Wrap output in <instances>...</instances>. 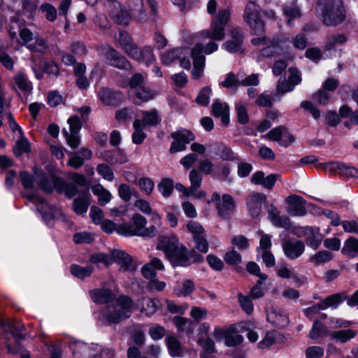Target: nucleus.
<instances>
[{
  "mask_svg": "<svg viewBox=\"0 0 358 358\" xmlns=\"http://www.w3.org/2000/svg\"><path fill=\"white\" fill-rule=\"evenodd\" d=\"M287 210L292 216H303L306 213L303 203H287Z\"/></svg>",
  "mask_w": 358,
  "mask_h": 358,
  "instance_id": "46",
  "label": "nucleus"
},
{
  "mask_svg": "<svg viewBox=\"0 0 358 358\" xmlns=\"http://www.w3.org/2000/svg\"><path fill=\"white\" fill-rule=\"evenodd\" d=\"M194 289V283L191 280H185L181 285L176 286L173 292L178 296H187Z\"/></svg>",
  "mask_w": 358,
  "mask_h": 358,
  "instance_id": "40",
  "label": "nucleus"
},
{
  "mask_svg": "<svg viewBox=\"0 0 358 358\" xmlns=\"http://www.w3.org/2000/svg\"><path fill=\"white\" fill-rule=\"evenodd\" d=\"M121 155L120 150H106L102 154V157L104 161L110 164H115L117 162L123 163L124 161L118 159V156Z\"/></svg>",
  "mask_w": 358,
  "mask_h": 358,
  "instance_id": "58",
  "label": "nucleus"
},
{
  "mask_svg": "<svg viewBox=\"0 0 358 358\" xmlns=\"http://www.w3.org/2000/svg\"><path fill=\"white\" fill-rule=\"evenodd\" d=\"M157 249L162 251L173 266H188L201 261L202 257L194 251L189 252L175 235L162 236L158 239Z\"/></svg>",
  "mask_w": 358,
  "mask_h": 358,
  "instance_id": "1",
  "label": "nucleus"
},
{
  "mask_svg": "<svg viewBox=\"0 0 358 358\" xmlns=\"http://www.w3.org/2000/svg\"><path fill=\"white\" fill-rule=\"evenodd\" d=\"M282 246L285 256L290 259L299 258L305 250L304 243L295 238H289L285 241Z\"/></svg>",
  "mask_w": 358,
  "mask_h": 358,
  "instance_id": "13",
  "label": "nucleus"
},
{
  "mask_svg": "<svg viewBox=\"0 0 358 358\" xmlns=\"http://www.w3.org/2000/svg\"><path fill=\"white\" fill-rule=\"evenodd\" d=\"M173 321L178 332H185L188 336L193 334L194 326L193 322L189 319L176 316L173 318Z\"/></svg>",
  "mask_w": 358,
  "mask_h": 358,
  "instance_id": "27",
  "label": "nucleus"
},
{
  "mask_svg": "<svg viewBox=\"0 0 358 358\" xmlns=\"http://www.w3.org/2000/svg\"><path fill=\"white\" fill-rule=\"evenodd\" d=\"M35 41L29 43L27 48L34 52H43L47 49L46 42L44 39L40 37H35Z\"/></svg>",
  "mask_w": 358,
  "mask_h": 358,
  "instance_id": "59",
  "label": "nucleus"
},
{
  "mask_svg": "<svg viewBox=\"0 0 358 358\" xmlns=\"http://www.w3.org/2000/svg\"><path fill=\"white\" fill-rule=\"evenodd\" d=\"M34 172L36 180L40 187L45 193H52L54 189L56 190V183L55 180L60 178L59 177L48 175L44 171L37 168H34Z\"/></svg>",
  "mask_w": 358,
  "mask_h": 358,
  "instance_id": "14",
  "label": "nucleus"
},
{
  "mask_svg": "<svg viewBox=\"0 0 358 358\" xmlns=\"http://www.w3.org/2000/svg\"><path fill=\"white\" fill-rule=\"evenodd\" d=\"M284 15L287 18V24H291V20L301 15L299 8L296 5L285 6L283 8Z\"/></svg>",
  "mask_w": 358,
  "mask_h": 358,
  "instance_id": "55",
  "label": "nucleus"
},
{
  "mask_svg": "<svg viewBox=\"0 0 358 358\" xmlns=\"http://www.w3.org/2000/svg\"><path fill=\"white\" fill-rule=\"evenodd\" d=\"M333 258V255L331 252L327 250L319 251L315 255L310 257V262L315 265H319L329 262Z\"/></svg>",
  "mask_w": 358,
  "mask_h": 358,
  "instance_id": "42",
  "label": "nucleus"
},
{
  "mask_svg": "<svg viewBox=\"0 0 358 358\" xmlns=\"http://www.w3.org/2000/svg\"><path fill=\"white\" fill-rule=\"evenodd\" d=\"M134 305L131 299L127 296H119L114 305H108L102 310L99 318L108 324H117L131 317Z\"/></svg>",
  "mask_w": 358,
  "mask_h": 358,
  "instance_id": "3",
  "label": "nucleus"
},
{
  "mask_svg": "<svg viewBox=\"0 0 358 358\" xmlns=\"http://www.w3.org/2000/svg\"><path fill=\"white\" fill-rule=\"evenodd\" d=\"M106 63L121 70H131V63L125 57L113 48H108L105 52Z\"/></svg>",
  "mask_w": 358,
  "mask_h": 358,
  "instance_id": "10",
  "label": "nucleus"
},
{
  "mask_svg": "<svg viewBox=\"0 0 358 358\" xmlns=\"http://www.w3.org/2000/svg\"><path fill=\"white\" fill-rule=\"evenodd\" d=\"M131 95L132 96L133 103L136 105H141L153 98V93L149 87L145 85L131 92Z\"/></svg>",
  "mask_w": 358,
  "mask_h": 358,
  "instance_id": "24",
  "label": "nucleus"
},
{
  "mask_svg": "<svg viewBox=\"0 0 358 358\" xmlns=\"http://www.w3.org/2000/svg\"><path fill=\"white\" fill-rule=\"evenodd\" d=\"M326 169L328 170L330 173L341 177L358 178L357 169L347 166L341 162H334L328 163L326 165Z\"/></svg>",
  "mask_w": 358,
  "mask_h": 358,
  "instance_id": "15",
  "label": "nucleus"
},
{
  "mask_svg": "<svg viewBox=\"0 0 358 358\" xmlns=\"http://www.w3.org/2000/svg\"><path fill=\"white\" fill-rule=\"evenodd\" d=\"M233 245L240 250L247 249L250 245L249 240L243 235L234 236L231 240Z\"/></svg>",
  "mask_w": 358,
  "mask_h": 358,
  "instance_id": "61",
  "label": "nucleus"
},
{
  "mask_svg": "<svg viewBox=\"0 0 358 358\" xmlns=\"http://www.w3.org/2000/svg\"><path fill=\"white\" fill-rule=\"evenodd\" d=\"M231 39L227 41L222 45L229 52H236L241 49L243 36L241 30L234 28L231 31Z\"/></svg>",
  "mask_w": 358,
  "mask_h": 358,
  "instance_id": "20",
  "label": "nucleus"
},
{
  "mask_svg": "<svg viewBox=\"0 0 358 358\" xmlns=\"http://www.w3.org/2000/svg\"><path fill=\"white\" fill-rule=\"evenodd\" d=\"M212 90L209 87L202 88L196 98V102L202 106H207L210 102Z\"/></svg>",
  "mask_w": 358,
  "mask_h": 358,
  "instance_id": "48",
  "label": "nucleus"
},
{
  "mask_svg": "<svg viewBox=\"0 0 358 358\" xmlns=\"http://www.w3.org/2000/svg\"><path fill=\"white\" fill-rule=\"evenodd\" d=\"M238 121L241 124H245L249 121V117L246 107L241 103H237L235 106Z\"/></svg>",
  "mask_w": 358,
  "mask_h": 358,
  "instance_id": "51",
  "label": "nucleus"
},
{
  "mask_svg": "<svg viewBox=\"0 0 358 358\" xmlns=\"http://www.w3.org/2000/svg\"><path fill=\"white\" fill-rule=\"evenodd\" d=\"M267 320L273 326L279 328L286 327L289 324L287 312L280 308H274L267 314Z\"/></svg>",
  "mask_w": 358,
  "mask_h": 358,
  "instance_id": "21",
  "label": "nucleus"
},
{
  "mask_svg": "<svg viewBox=\"0 0 358 358\" xmlns=\"http://www.w3.org/2000/svg\"><path fill=\"white\" fill-rule=\"evenodd\" d=\"M212 115L216 118H220L222 123L227 126L229 123V107L228 104L216 99L212 104Z\"/></svg>",
  "mask_w": 358,
  "mask_h": 358,
  "instance_id": "19",
  "label": "nucleus"
},
{
  "mask_svg": "<svg viewBox=\"0 0 358 358\" xmlns=\"http://www.w3.org/2000/svg\"><path fill=\"white\" fill-rule=\"evenodd\" d=\"M267 208L268 218L275 226L284 229L290 227L289 219L286 216H280V212L273 203L268 205Z\"/></svg>",
  "mask_w": 358,
  "mask_h": 358,
  "instance_id": "22",
  "label": "nucleus"
},
{
  "mask_svg": "<svg viewBox=\"0 0 358 358\" xmlns=\"http://www.w3.org/2000/svg\"><path fill=\"white\" fill-rule=\"evenodd\" d=\"M265 280H259L257 284L250 289V296L254 299L262 298L264 295L266 286L264 284Z\"/></svg>",
  "mask_w": 358,
  "mask_h": 358,
  "instance_id": "53",
  "label": "nucleus"
},
{
  "mask_svg": "<svg viewBox=\"0 0 358 358\" xmlns=\"http://www.w3.org/2000/svg\"><path fill=\"white\" fill-rule=\"evenodd\" d=\"M90 261L92 264L103 263L106 266L114 262L120 264V268L124 271H134L137 266L132 262L131 257L122 250H115L110 254L97 253L91 255Z\"/></svg>",
  "mask_w": 358,
  "mask_h": 358,
  "instance_id": "5",
  "label": "nucleus"
},
{
  "mask_svg": "<svg viewBox=\"0 0 358 358\" xmlns=\"http://www.w3.org/2000/svg\"><path fill=\"white\" fill-rule=\"evenodd\" d=\"M345 300V295L341 293L334 294L327 296L324 300L321 301L320 303L324 308H336L340 303Z\"/></svg>",
  "mask_w": 358,
  "mask_h": 358,
  "instance_id": "37",
  "label": "nucleus"
},
{
  "mask_svg": "<svg viewBox=\"0 0 358 358\" xmlns=\"http://www.w3.org/2000/svg\"><path fill=\"white\" fill-rule=\"evenodd\" d=\"M134 131L132 134V142L136 145H141L143 143L146 138V134L143 131L144 127L141 124V120L136 119L133 123Z\"/></svg>",
  "mask_w": 358,
  "mask_h": 358,
  "instance_id": "35",
  "label": "nucleus"
},
{
  "mask_svg": "<svg viewBox=\"0 0 358 358\" xmlns=\"http://www.w3.org/2000/svg\"><path fill=\"white\" fill-rule=\"evenodd\" d=\"M166 334V329L164 327L159 324H154L149 329V334L152 339L155 341L162 339Z\"/></svg>",
  "mask_w": 358,
  "mask_h": 358,
  "instance_id": "64",
  "label": "nucleus"
},
{
  "mask_svg": "<svg viewBox=\"0 0 358 358\" xmlns=\"http://www.w3.org/2000/svg\"><path fill=\"white\" fill-rule=\"evenodd\" d=\"M293 90V86L291 85L290 83L286 80L285 77L280 78L276 86V92L278 94L282 96L285 93L292 92Z\"/></svg>",
  "mask_w": 358,
  "mask_h": 358,
  "instance_id": "52",
  "label": "nucleus"
},
{
  "mask_svg": "<svg viewBox=\"0 0 358 358\" xmlns=\"http://www.w3.org/2000/svg\"><path fill=\"white\" fill-rule=\"evenodd\" d=\"M73 241L77 244H89L94 241V236L87 231L76 233L73 236Z\"/></svg>",
  "mask_w": 358,
  "mask_h": 358,
  "instance_id": "56",
  "label": "nucleus"
},
{
  "mask_svg": "<svg viewBox=\"0 0 358 358\" xmlns=\"http://www.w3.org/2000/svg\"><path fill=\"white\" fill-rule=\"evenodd\" d=\"M141 113L143 115V120L141 121L144 127L147 125L155 126L160 122V119L155 110L151 111L141 110Z\"/></svg>",
  "mask_w": 358,
  "mask_h": 358,
  "instance_id": "39",
  "label": "nucleus"
},
{
  "mask_svg": "<svg viewBox=\"0 0 358 358\" xmlns=\"http://www.w3.org/2000/svg\"><path fill=\"white\" fill-rule=\"evenodd\" d=\"M92 192L98 196L99 201H110V193L101 185H95L91 188Z\"/></svg>",
  "mask_w": 358,
  "mask_h": 358,
  "instance_id": "47",
  "label": "nucleus"
},
{
  "mask_svg": "<svg viewBox=\"0 0 358 358\" xmlns=\"http://www.w3.org/2000/svg\"><path fill=\"white\" fill-rule=\"evenodd\" d=\"M281 340V334L275 330L268 331L264 338L258 343L260 349H264L278 343Z\"/></svg>",
  "mask_w": 358,
  "mask_h": 358,
  "instance_id": "34",
  "label": "nucleus"
},
{
  "mask_svg": "<svg viewBox=\"0 0 358 358\" xmlns=\"http://www.w3.org/2000/svg\"><path fill=\"white\" fill-rule=\"evenodd\" d=\"M342 253L348 257L358 256V239L355 238H350L344 242L343 247L341 250Z\"/></svg>",
  "mask_w": 358,
  "mask_h": 358,
  "instance_id": "36",
  "label": "nucleus"
},
{
  "mask_svg": "<svg viewBox=\"0 0 358 358\" xmlns=\"http://www.w3.org/2000/svg\"><path fill=\"white\" fill-rule=\"evenodd\" d=\"M141 189L146 194L150 195L154 189V182L148 178H142L138 182Z\"/></svg>",
  "mask_w": 358,
  "mask_h": 358,
  "instance_id": "63",
  "label": "nucleus"
},
{
  "mask_svg": "<svg viewBox=\"0 0 358 358\" xmlns=\"http://www.w3.org/2000/svg\"><path fill=\"white\" fill-rule=\"evenodd\" d=\"M13 80L20 91L27 93L32 90V84L24 72L19 71L13 77Z\"/></svg>",
  "mask_w": 358,
  "mask_h": 358,
  "instance_id": "33",
  "label": "nucleus"
},
{
  "mask_svg": "<svg viewBox=\"0 0 358 358\" xmlns=\"http://www.w3.org/2000/svg\"><path fill=\"white\" fill-rule=\"evenodd\" d=\"M161 306V301L157 298L142 297L135 303V308L146 317L152 316Z\"/></svg>",
  "mask_w": 358,
  "mask_h": 358,
  "instance_id": "12",
  "label": "nucleus"
},
{
  "mask_svg": "<svg viewBox=\"0 0 358 358\" xmlns=\"http://www.w3.org/2000/svg\"><path fill=\"white\" fill-rule=\"evenodd\" d=\"M188 54L187 48H176L164 52L162 55V62L165 65H170L180 59V57Z\"/></svg>",
  "mask_w": 358,
  "mask_h": 358,
  "instance_id": "29",
  "label": "nucleus"
},
{
  "mask_svg": "<svg viewBox=\"0 0 358 358\" xmlns=\"http://www.w3.org/2000/svg\"><path fill=\"white\" fill-rule=\"evenodd\" d=\"M330 332L320 321L315 320L313 322L308 336L312 340H318L329 336Z\"/></svg>",
  "mask_w": 358,
  "mask_h": 358,
  "instance_id": "32",
  "label": "nucleus"
},
{
  "mask_svg": "<svg viewBox=\"0 0 358 358\" xmlns=\"http://www.w3.org/2000/svg\"><path fill=\"white\" fill-rule=\"evenodd\" d=\"M347 41L348 38L343 34L330 35L327 38V48L328 50L334 49L338 45H344Z\"/></svg>",
  "mask_w": 358,
  "mask_h": 358,
  "instance_id": "43",
  "label": "nucleus"
},
{
  "mask_svg": "<svg viewBox=\"0 0 358 358\" xmlns=\"http://www.w3.org/2000/svg\"><path fill=\"white\" fill-rule=\"evenodd\" d=\"M56 191L58 193H64L68 199H71L78 192L77 186L73 183H66L64 179L58 178L55 180Z\"/></svg>",
  "mask_w": 358,
  "mask_h": 358,
  "instance_id": "26",
  "label": "nucleus"
},
{
  "mask_svg": "<svg viewBox=\"0 0 358 358\" xmlns=\"http://www.w3.org/2000/svg\"><path fill=\"white\" fill-rule=\"evenodd\" d=\"M316 12L322 23L328 27L341 24L347 17L343 0H318Z\"/></svg>",
  "mask_w": 358,
  "mask_h": 358,
  "instance_id": "2",
  "label": "nucleus"
},
{
  "mask_svg": "<svg viewBox=\"0 0 358 358\" xmlns=\"http://www.w3.org/2000/svg\"><path fill=\"white\" fill-rule=\"evenodd\" d=\"M243 17L253 34L260 35L264 32V23L260 19V6L255 1L246 3Z\"/></svg>",
  "mask_w": 358,
  "mask_h": 358,
  "instance_id": "8",
  "label": "nucleus"
},
{
  "mask_svg": "<svg viewBox=\"0 0 358 358\" xmlns=\"http://www.w3.org/2000/svg\"><path fill=\"white\" fill-rule=\"evenodd\" d=\"M166 287V283L164 281H160L155 277L150 279L147 285V289L150 292H162Z\"/></svg>",
  "mask_w": 358,
  "mask_h": 358,
  "instance_id": "60",
  "label": "nucleus"
},
{
  "mask_svg": "<svg viewBox=\"0 0 358 358\" xmlns=\"http://www.w3.org/2000/svg\"><path fill=\"white\" fill-rule=\"evenodd\" d=\"M234 207V203H217L216 206L219 215L222 217H227L231 215Z\"/></svg>",
  "mask_w": 358,
  "mask_h": 358,
  "instance_id": "57",
  "label": "nucleus"
},
{
  "mask_svg": "<svg viewBox=\"0 0 358 358\" xmlns=\"http://www.w3.org/2000/svg\"><path fill=\"white\" fill-rule=\"evenodd\" d=\"M189 180L191 182L190 189L192 193L194 195L196 194V191L200 187L202 182V176L195 169L192 170L189 172Z\"/></svg>",
  "mask_w": 358,
  "mask_h": 358,
  "instance_id": "50",
  "label": "nucleus"
},
{
  "mask_svg": "<svg viewBox=\"0 0 358 358\" xmlns=\"http://www.w3.org/2000/svg\"><path fill=\"white\" fill-rule=\"evenodd\" d=\"M90 295L96 303H110L115 298V294L108 289H95L90 292Z\"/></svg>",
  "mask_w": 358,
  "mask_h": 358,
  "instance_id": "23",
  "label": "nucleus"
},
{
  "mask_svg": "<svg viewBox=\"0 0 358 358\" xmlns=\"http://www.w3.org/2000/svg\"><path fill=\"white\" fill-rule=\"evenodd\" d=\"M357 334V332L353 329H348L339 331H331L329 336L331 339L336 341L338 343H345L349 340L354 338Z\"/></svg>",
  "mask_w": 358,
  "mask_h": 358,
  "instance_id": "31",
  "label": "nucleus"
},
{
  "mask_svg": "<svg viewBox=\"0 0 358 358\" xmlns=\"http://www.w3.org/2000/svg\"><path fill=\"white\" fill-rule=\"evenodd\" d=\"M93 271L94 268L90 265L81 266L77 264H72L71 266V274L80 279H84L90 276Z\"/></svg>",
  "mask_w": 358,
  "mask_h": 358,
  "instance_id": "38",
  "label": "nucleus"
},
{
  "mask_svg": "<svg viewBox=\"0 0 358 358\" xmlns=\"http://www.w3.org/2000/svg\"><path fill=\"white\" fill-rule=\"evenodd\" d=\"M238 301L241 305V308L244 310L247 314L250 315L253 312V304L250 299L242 294H238Z\"/></svg>",
  "mask_w": 358,
  "mask_h": 358,
  "instance_id": "62",
  "label": "nucleus"
},
{
  "mask_svg": "<svg viewBox=\"0 0 358 358\" xmlns=\"http://www.w3.org/2000/svg\"><path fill=\"white\" fill-rule=\"evenodd\" d=\"M165 342L171 357H182L184 355L183 349L180 342L174 336H169L166 338Z\"/></svg>",
  "mask_w": 358,
  "mask_h": 358,
  "instance_id": "28",
  "label": "nucleus"
},
{
  "mask_svg": "<svg viewBox=\"0 0 358 358\" xmlns=\"http://www.w3.org/2000/svg\"><path fill=\"white\" fill-rule=\"evenodd\" d=\"M307 243L313 249L317 250L322 241V235L319 228L313 227V232L308 234L306 238Z\"/></svg>",
  "mask_w": 358,
  "mask_h": 358,
  "instance_id": "41",
  "label": "nucleus"
},
{
  "mask_svg": "<svg viewBox=\"0 0 358 358\" xmlns=\"http://www.w3.org/2000/svg\"><path fill=\"white\" fill-rule=\"evenodd\" d=\"M146 225V219L140 214L136 213L129 223L118 224L117 233L124 236L155 237L158 233L156 226L152 225L147 227Z\"/></svg>",
  "mask_w": 358,
  "mask_h": 358,
  "instance_id": "4",
  "label": "nucleus"
},
{
  "mask_svg": "<svg viewBox=\"0 0 358 358\" xmlns=\"http://www.w3.org/2000/svg\"><path fill=\"white\" fill-rule=\"evenodd\" d=\"M157 187L164 197H168L173 190V181L169 178H164L158 184Z\"/></svg>",
  "mask_w": 358,
  "mask_h": 358,
  "instance_id": "49",
  "label": "nucleus"
},
{
  "mask_svg": "<svg viewBox=\"0 0 358 358\" xmlns=\"http://www.w3.org/2000/svg\"><path fill=\"white\" fill-rule=\"evenodd\" d=\"M283 38L280 36H275L268 39V43L261 49L259 53L262 57H269L279 55L282 50Z\"/></svg>",
  "mask_w": 358,
  "mask_h": 358,
  "instance_id": "18",
  "label": "nucleus"
},
{
  "mask_svg": "<svg viewBox=\"0 0 358 358\" xmlns=\"http://www.w3.org/2000/svg\"><path fill=\"white\" fill-rule=\"evenodd\" d=\"M127 7L129 9L133 20L141 24L147 22L148 15L144 8L143 0H129Z\"/></svg>",
  "mask_w": 358,
  "mask_h": 358,
  "instance_id": "16",
  "label": "nucleus"
},
{
  "mask_svg": "<svg viewBox=\"0 0 358 358\" xmlns=\"http://www.w3.org/2000/svg\"><path fill=\"white\" fill-rule=\"evenodd\" d=\"M231 12L228 9L220 10L211 21L209 28L199 34L203 39L209 38L214 41H221L225 36V27L230 19Z\"/></svg>",
  "mask_w": 358,
  "mask_h": 358,
  "instance_id": "6",
  "label": "nucleus"
},
{
  "mask_svg": "<svg viewBox=\"0 0 358 358\" xmlns=\"http://www.w3.org/2000/svg\"><path fill=\"white\" fill-rule=\"evenodd\" d=\"M100 100L107 106H117L122 102L124 95L120 91L113 90L108 87H102L98 93Z\"/></svg>",
  "mask_w": 358,
  "mask_h": 358,
  "instance_id": "17",
  "label": "nucleus"
},
{
  "mask_svg": "<svg viewBox=\"0 0 358 358\" xmlns=\"http://www.w3.org/2000/svg\"><path fill=\"white\" fill-rule=\"evenodd\" d=\"M172 138H177L183 142L185 145L193 141L195 138L194 134L189 130L182 129L171 134Z\"/></svg>",
  "mask_w": 358,
  "mask_h": 358,
  "instance_id": "44",
  "label": "nucleus"
},
{
  "mask_svg": "<svg viewBox=\"0 0 358 358\" xmlns=\"http://www.w3.org/2000/svg\"><path fill=\"white\" fill-rule=\"evenodd\" d=\"M29 150V143L25 138L19 139L16 143V145L13 148L14 154L17 157H20L23 153L28 152Z\"/></svg>",
  "mask_w": 358,
  "mask_h": 358,
  "instance_id": "54",
  "label": "nucleus"
},
{
  "mask_svg": "<svg viewBox=\"0 0 358 358\" xmlns=\"http://www.w3.org/2000/svg\"><path fill=\"white\" fill-rule=\"evenodd\" d=\"M243 341V336L236 334V329L233 327L232 331H229L225 338V345L227 347H235Z\"/></svg>",
  "mask_w": 358,
  "mask_h": 358,
  "instance_id": "45",
  "label": "nucleus"
},
{
  "mask_svg": "<svg viewBox=\"0 0 358 358\" xmlns=\"http://www.w3.org/2000/svg\"><path fill=\"white\" fill-rule=\"evenodd\" d=\"M50 203H36V210L41 215L45 223L52 227L55 220L62 218V213L55 205H50Z\"/></svg>",
  "mask_w": 358,
  "mask_h": 358,
  "instance_id": "9",
  "label": "nucleus"
},
{
  "mask_svg": "<svg viewBox=\"0 0 358 358\" xmlns=\"http://www.w3.org/2000/svg\"><path fill=\"white\" fill-rule=\"evenodd\" d=\"M112 18L115 22L120 25H128L131 20V13L127 6L120 5V10L113 13Z\"/></svg>",
  "mask_w": 358,
  "mask_h": 358,
  "instance_id": "30",
  "label": "nucleus"
},
{
  "mask_svg": "<svg viewBox=\"0 0 358 358\" xmlns=\"http://www.w3.org/2000/svg\"><path fill=\"white\" fill-rule=\"evenodd\" d=\"M164 266L158 258H152L150 263L145 264L141 268L142 275L147 279L156 276V270H164Z\"/></svg>",
  "mask_w": 358,
  "mask_h": 358,
  "instance_id": "25",
  "label": "nucleus"
},
{
  "mask_svg": "<svg viewBox=\"0 0 358 358\" xmlns=\"http://www.w3.org/2000/svg\"><path fill=\"white\" fill-rule=\"evenodd\" d=\"M218 48V45L215 41H212L204 47L202 43H196L192 50L191 56L193 59V69L192 76L194 79H199L203 73L206 58L202 55L203 52L206 55H210L215 52Z\"/></svg>",
  "mask_w": 358,
  "mask_h": 358,
  "instance_id": "7",
  "label": "nucleus"
},
{
  "mask_svg": "<svg viewBox=\"0 0 358 358\" xmlns=\"http://www.w3.org/2000/svg\"><path fill=\"white\" fill-rule=\"evenodd\" d=\"M70 348L73 353L78 355L79 358H94L100 351V348L97 345H88L82 341L72 343Z\"/></svg>",
  "mask_w": 358,
  "mask_h": 358,
  "instance_id": "11",
  "label": "nucleus"
}]
</instances>
